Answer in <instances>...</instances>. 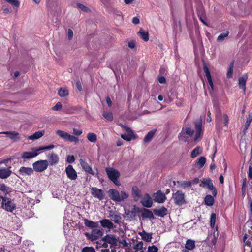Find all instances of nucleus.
<instances>
[{"label":"nucleus","mask_w":252,"mask_h":252,"mask_svg":"<svg viewBox=\"0 0 252 252\" xmlns=\"http://www.w3.org/2000/svg\"><path fill=\"white\" fill-rule=\"evenodd\" d=\"M5 1L15 7H19L20 6V2L18 0H5Z\"/></svg>","instance_id":"obj_46"},{"label":"nucleus","mask_w":252,"mask_h":252,"mask_svg":"<svg viewBox=\"0 0 252 252\" xmlns=\"http://www.w3.org/2000/svg\"><path fill=\"white\" fill-rule=\"evenodd\" d=\"M152 204H153V202L150 199H148L147 200L144 201L142 202V205L144 207H147V208H150V207H152Z\"/></svg>","instance_id":"obj_51"},{"label":"nucleus","mask_w":252,"mask_h":252,"mask_svg":"<svg viewBox=\"0 0 252 252\" xmlns=\"http://www.w3.org/2000/svg\"><path fill=\"white\" fill-rule=\"evenodd\" d=\"M210 222L211 227L213 228L215 226V224L216 222V214L215 213H212L211 214Z\"/></svg>","instance_id":"obj_48"},{"label":"nucleus","mask_w":252,"mask_h":252,"mask_svg":"<svg viewBox=\"0 0 252 252\" xmlns=\"http://www.w3.org/2000/svg\"><path fill=\"white\" fill-rule=\"evenodd\" d=\"M56 133L64 141H67L69 136V134L68 133L61 130H58L56 131Z\"/></svg>","instance_id":"obj_34"},{"label":"nucleus","mask_w":252,"mask_h":252,"mask_svg":"<svg viewBox=\"0 0 252 252\" xmlns=\"http://www.w3.org/2000/svg\"><path fill=\"white\" fill-rule=\"evenodd\" d=\"M10 168L11 167L9 168H0V178L2 179H5L8 178L12 173V171L10 170Z\"/></svg>","instance_id":"obj_14"},{"label":"nucleus","mask_w":252,"mask_h":252,"mask_svg":"<svg viewBox=\"0 0 252 252\" xmlns=\"http://www.w3.org/2000/svg\"><path fill=\"white\" fill-rule=\"evenodd\" d=\"M128 46L130 48L133 49L135 47V42L134 41H131L128 43Z\"/></svg>","instance_id":"obj_63"},{"label":"nucleus","mask_w":252,"mask_h":252,"mask_svg":"<svg viewBox=\"0 0 252 252\" xmlns=\"http://www.w3.org/2000/svg\"><path fill=\"white\" fill-rule=\"evenodd\" d=\"M252 121V113H249L247 118V121L245 124V129H247L248 128L251 122Z\"/></svg>","instance_id":"obj_44"},{"label":"nucleus","mask_w":252,"mask_h":252,"mask_svg":"<svg viewBox=\"0 0 252 252\" xmlns=\"http://www.w3.org/2000/svg\"><path fill=\"white\" fill-rule=\"evenodd\" d=\"M200 187L206 188L209 190L212 191V194L214 196H216L217 191L216 188L214 186L212 180L210 178H203L201 181V184L199 185Z\"/></svg>","instance_id":"obj_5"},{"label":"nucleus","mask_w":252,"mask_h":252,"mask_svg":"<svg viewBox=\"0 0 252 252\" xmlns=\"http://www.w3.org/2000/svg\"><path fill=\"white\" fill-rule=\"evenodd\" d=\"M173 198L174 203L178 206H181L185 203V194L181 191L178 190L173 194Z\"/></svg>","instance_id":"obj_8"},{"label":"nucleus","mask_w":252,"mask_h":252,"mask_svg":"<svg viewBox=\"0 0 252 252\" xmlns=\"http://www.w3.org/2000/svg\"><path fill=\"white\" fill-rule=\"evenodd\" d=\"M44 133V131H38L36 132L33 134L30 135L28 137L30 140H35L41 137Z\"/></svg>","instance_id":"obj_32"},{"label":"nucleus","mask_w":252,"mask_h":252,"mask_svg":"<svg viewBox=\"0 0 252 252\" xmlns=\"http://www.w3.org/2000/svg\"><path fill=\"white\" fill-rule=\"evenodd\" d=\"M92 234L94 238L93 240H96L99 237L102 236L104 234V231L102 228L98 227L96 228H94L92 230Z\"/></svg>","instance_id":"obj_24"},{"label":"nucleus","mask_w":252,"mask_h":252,"mask_svg":"<svg viewBox=\"0 0 252 252\" xmlns=\"http://www.w3.org/2000/svg\"><path fill=\"white\" fill-rule=\"evenodd\" d=\"M62 105L61 102H58L57 104L52 107V109L54 111H59L61 109Z\"/></svg>","instance_id":"obj_56"},{"label":"nucleus","mask_w":252,"mask_h":252,"mask_svg":"<svg viewBox=\"0 0 252 252\" xmlns=\"http://www.w3.org/2000/svg\"><path fill=\"white\" fill-rule=\"evenodd\" d=\"M0 134H4L7 135V136L13 142H17L20 139L19 133L15 131H4L0 132Z\"/></svg>","instance_id":"obj_12"},{"label":"nucleus","mask_w":252,"mask_h":252,"mask_svg":"<svg viewBox=\"0 0 252 252\" xmlns=\"http://www.w3.org/2000/svg\"><path fill=\"white\" fill-rule=\"evenodd\" d=\"M55 147V146L53 144H50L48 146H43V147H40L38 148H37V151H41V150H50L54 148Z\"/></svg>","instance_id":"obj_50"},{"label":"nucleus","mask_w":252,"mask_h":252,"mask_svg":"<svg viewBox=\"0 0 252 252\" xmlns=\"http://www.w3.org/2000/svg\"><path fill=\"white\" fill-rule=\"evenodd\" d=\"M195 128V135L194 140L196 141L200 137L202 134V121L201 119L197 120L194 122Z\"/></svg>","instance_id":"obj_11"},{"label":"nucleus","mask_w":252,"mask_h":252,"mask_svg":"<svg viewBox=\"0 0 252 252\" xmlns=\"http://www.w3.org/2000/svg\"><path fill=\"white\" fill-rule=\"evenodd\" d=\"M248 79L247 74L243 75L242 77L239 78V86L243 90L244 93L246 91V83Z\"/></svg>","instance_id":"obj_25"},{"label":"nucleus","mask_w":252,"mask_h":252,"mask_svg":"<svg viewBox=\"0 0 252 252\" xmlns=\"http://www.w3.org/2000/svg\"><path fill=\"white\" fill-rule=\"evenodd\" d=\"M1 207L7 211L12 212L16 208V205L12 202L11 199L4 196L3 202L1 203Z\"/></svg>","instance_id":"obj_7"},{"label":"nucleus","mask_w":252,"mask_h":252,"mask_svg":"<svg viewBox=\"0 0 252 252\" xmlns=\"http://www.w3.org/2000/svg\"><path fill=\"white\" fill-rule=\"evenodd\" d=\"M19 173L21 175H31L33 173V170L32 168L21 167L19 170Z\"/></svg>","instance_id":"obj_23"},{"label":"nucleus","mask_w":252,"mask_h":252,"mask_svg":"<svg viewBox=\"0 0 252 252\" xmlns=\"http://www.w3.org/2000/svg\"><path fill=\"white\" fill-rule=\"evenodd\" d=\"M216 128L218 130L222 129V124L223 121V126L226 128L228 127L229 119L228 115L226 114H222L220 111L217 112L216 114Z\"/></svg>","instance_id":"obj_1"},{"label":"nucleus","mask_w":252,"mask_h":252,"mask_svg":"<svg viewBox=\"0 0 252 252\" xmlns=\"http://www.w3.org/2000/svg\"><path fill=\"white\" fill-rule=\"evenodd\" d=\"M233 66L234 62H232L230 63L229 69L227 73V77L228 78H231L232 77Z\"/></svg>","instance_id":"obj_45"},{"label":"nucleus","mask_w":252,"mask_h":252,"mask_svg":"<svg viewBox=\"0 0 252 252\" xmlns=\"http://www.w3.org/2000/svg\"><path fill=\"white\" fill-rule=\"evenodd\" d=\"M32 165L36 172H41L48 168L49 163L47 160H40L33 163Z\"/></svg>","instance_id":"obj_6"},{"label":"nucleus","mask_w":252,"mask_h":252,"mask_svg":"<svg viewBox=\"0 0 252 252\" xmlns=\"http://www.w3.org/2000/svg\"><path fill=\"white\" fill-rule=\"evenodd\" d=\"M214 196L211 195H207L204 198V203L208 206H212L214 203Z\"/></svg>","instance_id":"obj_30"},{"label":"nucleus","mask_w":252,"mask_h":252,"mask_svg":"<svg viewBox=\"0 0 252 252\" xmlns=\"http://www.w3.org/2000/svg\"><path fill=\"white\" fill-rule=\"evenodd\" d=\"M99 222L102 227L104 228H107L110 230L115 227L114 224L108 219H102L100 220Z\"/></svg>","instance_id":"obj_20"},{"label":"nucleus","mask_w":252,"mask_h":252,"mask_svg":"<svg viewBox=\"0 0 252 252\" xmlns=\"http://www.w3.org/2000/svg\"><path fill=\"white\" fill-rule=\"evenodd\" d=\"M10 189V188L6 186L4 184L0 183V190H1L3 193L4 195V196H6L7 194L11 192Z\"/></svg>","instance_id":"obj_31"},{"label":"nucleus","mask_w":252,"mask_h":252,"mask_svg":"<svg viewBox=\"0 0 252 252\" xmlns=\"http://www.w3.org/2000/svg\"><path fill=\"white\" fill-rule=\"evenodd\" d=\"M58 94L61 97H65L69 94L68 90L62 88H61L60 89H59Z\"/></svg>","instance_id":"obj_39"},{"label":"nucleus","mask_w":252,"mask_h":252,"mask_svg":"<svg viewBox=\"0 0 252 252\" xmlns=\"http://www.w3.org/2000/svg\"><path fill=\"white\" fill-rule=\"evenodd\" d=\"M153 213L157 216L164 217L168 214V210L164 206H162L159 209H154Z\"/></svg>","instance_id":"obj_16"},{"label":"nucleus","mask_w":252,"mask_h":252,"mask_svg":"<svg viewBox=\"0 0 252 252\" xmlns=\"http://www.w3.org/2000/svg\"><path fill=\"white\" fill-rule=\"evenodd\" d=\"M106 172L109 179L112 181L114 184L116 185L119 186L120 183L118 181V179L120 177V172L111 167H107L105 169Z\"/></svg>","instance_id":"obj_3"},{"label":"nucleus","mask_w":252,"mask_h":252,"mask_svg":"<svg viewBox=\"0 0 252 252\" xmlns=\"http://www.w3.org/2000/svg\"><path fill=\"white\" fill-rule=\"evenodd\" d=\"M229 33L228 31H226L224 33H221L217 37V41L221 42L223 41L224 38L228 36Z\"/></svg>","instance_id":"obj_41"},{"label":"nucleus","mask_w":252,"mask_h":252,"mask_svg":"<svg viewBox=\"0 0 252 252\" xmlns=\"http://www.w3.org/2000/svg\"><path fill=\"white\" fill-rule=\"evenodd\" d=\"M102 240L110 245V248L111 249V251L113 252H116L115 247L118 246V240L114 235L110 234H106L102 238Z\"/></svg>","instance_id":"obj_4"},{"label":"nucleus","mask_w":252,"mask_h":252,"mask_svg":"<svg viewBox=\"0 0 252 252\" xmlns=\"http://www.w3.org/2000/svg\"><path fill=\"white\" fill-rule=\"evenodd\" d=\"M165 195L160 190L158 191L155 194V201L159 203H163L166 200Z\"/></svg>","instance_id":"obj_19"},{"label":"nucleus","mask_w":252,"mask_h":252,"mask_svg":"<svg viewBox=\"0 0 252 252\" xmlns=\"http://www.w3.org/2000/svg\"><path fill=\"white\" fill-rule=\"evenodd\" d=\"M143 244L142 241H138L135 245L134 249H136L135 252L138 251V250H142L143 248Z\"/></svg>","instance_id":"obj_53"},{"label":"nucleus","mask_w":252,"mask_h":252,"mask_svg":"<svg viewBox=\"0 0 252 252\" xmlns=\"http://www.w3.org/2000/svg\"><path fill=\"white\" fill-rule=\"evenodd\" d=\"M47 157L49 159L48 161L50 165L53 166L58 163L59 158L56 154L54 153H49Z\"/></svg>","instance_id":"obj_13"},{"label":"nucleus","mask_w":252,"mask_h":252,"mask_svg":"<svg viewBox=\"0 0 252 252\" xmlns=\"http://www.w3.org/2000/svg\"><path fill=\"white\" fill-rule=\"evenodd\" d=\"M132 195L133 197L139 198L141 196V191L137 187H132Z\"/></svg>","instance_id":"obj_38"},{"label":"nucleus","mask_w":252,"mask_h":252,"mask_svg":"<svg viewBox=\"0 0 252 252\" xmlns=\"http://www.w3.org/2000/svg\"><path fill=\"white\" fill-rule=\"evenodd\" d=\"M82 252H95V250L93 247L86 246L82 249Z\"/></svg>","instance_id":"obj_49"},{"label":"nucleus","mask_w":252,"mask_h":252,"mask_svg":"<svg viewBox=\"0 0 252 252\" xmlns=\"http://www.w3.org/2000/svg\"><path fill=\"white\" fill-rule=\"evenodd\" d=\"M73 134L76 136H79L82 133V130L81 129H77L76 128L73 129Z\"/></svg>","instance_id":"obj_60"},{"label":"nucleus","mask_w":252,"mask_h":252,"mask_svg":"<svg viewBox=\"0 0 252 252\" xmlns=\"http://www.w3.org/2000/svg\"><path fill=\"white\" fill-rule=\"evenodd\" d=\"M78 141L79 139L77 137L69 134L67 141H69L71 142H74L75 143H77L78 142Z\"/></svg>","instance_id":"obj_52"},{"label":"nucleus","mask_w":252,"mask_h":252,"mask_svg":"<svg viewBox=\"0 0 252 252\" xmlns=\"http://www.w3.org/2000/svg\"><path fill=\"white\" fill-rule=\"evenodd\" d=\"M140 211L141 209L134 205L131 211H128V212L126 213V215L129 218L134 219L136 217V214L140 213Z\"/></svg>","instance_id":"obj_26"},{"label":"nucleus","mask_w":252,"mask_h":252,"mask_svg":"<svg viewBox=\"0 0 252 252\" xmlns=\"http://www.w3.org/2000/svg\"><path fill=\"white\" fill-rule=\"evenodd\" d=\"M67 36H68V40H71L73 36V32L71 29H69L68 30V33H67Z\"/></svg>","instance_id":"obj_61"},{"label":"nucleus","mask_w":252,"mask_h":252,"mask_svg":"<svg viewBox=\"0 0 252 252\" xmlns=\"http://www.w3.org/2000/svg\"><path fill=\"white\" fill-rule=\"evenodd\" d=\"M108 193L110 198L115 202H120L128 197L127 193L121 191L120 193L117 190L113 189H110Z\"/></svg>","instance_id":"obj_2"},{"label":"nucleus","mask_w":252,"mask_h":252,"mask_svg":"<svg viewBox=\"0 0 252 252\" xmlns=\"http://www.w3.org/2000/svg\"><path fill=\"white\" fill-rule=\"evenodd\" d=\"M84 221L85 225L88 227L94 229L99 227L97 222H94L86 219L84 220Z\"/></svg>","instance_id":"obj_27"},{"label":"nucleus","mask_w":252,"mask_h":252,"mask_svg":"<svg viewBox=\"0 0 252 252\" xmlns=\"http://www.w3.org/2000/svg\"><path fill=\"white\" fill-rule=\"evenodd\" d=\"M77 6L78 8L80 9L82 11L85 12H89L90 11V10L89 8L85 6L84 5L80 3H77Z\"/></svg>","instance_id":"obj_47"},{"label":"nucleus","mask_w":252,"mask_h":252,"mask_svg":"<svg viewBox=\"0 0 252 252\" xmlns=\"http://www.w3.org/2000/svg\"><path fill=\"white\" fill-rule=\"evenodd\" d=\"M65 172L68 178L71 180H75L77 177L76 171L73 168L72 165H69L65 168Z\"/></svg>","instance_id":"obj_10"},{"label":"nucleus","mask_w":252,"mask_h":252,"mask_svg":"<svg viewBox=\"0 0 252 252\" xmlns=\"http://www.w3.org/2000/svg\"><path fill=\"white\" fill-rule=\"evenodd\" d=\"M75 158L73 155H68L67 156L66 161L68 163H73L75 161Z\"/></svg>","instance_id":"obj_57"},{"label":"nucleus","mask_w":252,"mask_h":252,"mask_svg":"<svg viewBox=\"0 0 252 252\" xmlns=\"http://www.w3.org/2000/svg\"><path fill=\"white\" fill-rule=\"evenodd\" d=\"M191 185L190 181H184L181 183V186L184 188L189 187Z\"/></svg>","instance_id":"obj_54"},{"label":"nucleus","mask_w":252,"mask_h":252,"mask_svg":"<svg viewBox=\"0 0 252 252\" xmlns=\"http://www.w3.org/2000/svg\"><path fill=\"white\" fill-rule=\"evenodd\" d=\"M203 70L205 73V75H206V77L208 80L209 86L211 88L212 90H213L214 86H213V81L212 80L211 75L210 71L209 70V68H208V67L206 65H203Z\"/></svg>","instance_id":"obj_22"},{"label":"nucleus","mask_w":252,"mask_h":252,"mask_svg":"<svg viewBox=\"0 0 252 252\" xmlns=\"http://www.w3.org/2000/svg\"><path fill=\"white\" fill-rule=\"evenodd\" d=\"M111 220L116 224H120L122 219L121 216L117 214H114L111 215Z\"/></svg>","instance_id":"obj_37"},{"label":"nucleus","mask_w":252,"mask_h":252,"mask_svg":"<svg viewBox=\"0 0 252 252\" xmlns=\"http://www.w3.org/2000/svg\"><path fill=\"white\" fill-rule=\"evenodd\" d=\"M106 102H107V104L108 106L109 107H111L112 106V103L111 98H110V97L109 96L106 97Z\"/></svg>","instance_id":"obj_64"},{"label":"nucleus","mask_w":252,"mask_h":252,"mask_svg":"<svg viewBox=\"0 0 252 252\" xmlns=\"http://www.w3.org/2000/svg\"><path fill=\"white\" fill-rule=\"evenodd\" d=\"M138 34L139 37L142 39L144 41L147 42L149 40V33L147 31H144L142 29H140L138 32Z\"/></svg>","instance_id":"obj_28"},{"label":"nucleus","mask_w":252,"mask_h":252,"mask_svg":"<svg viewBox=\"0 0 252 252\" xmlns=\"http://www.w3.org/2000/svg\"><path fill=\"white\" fill-rule=\"evenodd\" d=\"M195 247V241L192 240L188 239L186 241L185 248L189 250H193Z\"/></svg>","instance_id":"obj_33"},{"label":"nucleus","mask_w":252,"mask_h":252,"mask_svg":"<svg viewBox=\"0 0 252 252\" xmlns=\"http://www.w3.org/2000/svg\"><path fill=\"white\" fill-rule=\"evenodd\" d=\"M185 134L192 136L194 133V130L191 129L190 128L187 127L185 129Z\"/></svg>","instance_id":"obj_59"},{"label":"nucleus","mask_w":252,"mask_h":252,"mask_svg":"<svg viewBox=\"0 0 252 252\" xmlns=\"http://www.w3.org/2000/svg\"><path fill=\"white\" fill-rule=\"evenodd\" d=\"M103 116L108 121H111L113 120V116L111 112H104Z\"/></svg>","instance_id":"obj_42"},{"label":"nucleus","mask_w":252,"mask_h":252,"mask_svg":"<svg viewBox=\"0 0 252 252\" xmlns=\"http://www.w3.org/2000/svg\"><path fill=\"white\" fill-rule=\"evenodd\" d=\"M91 193L94 197L97 198L99 200L104 199L105 196L103 190L96 187H92L91 188Z\"/></svg>","instance_id":"obj_9"},{"label":"nucleus","mask_w":252,"mask_h":252,"mask_svg":"<svg viewBox=\"0 0 252 252\" xmlns=\"http://www.w3.org/2000/svg\"><path fill=\"white\" fill-rule=\"evenodd\" d=\"M37 149H35L34 152H24L21 155V158L23 159H29L34 157H35L38 155Z\"/></svg>","instance_id":"obj_17"},{"label":"nucleus","mask_w":252,"mask_h":252,"mask_svg":"<svg viewBox=\"0 0 252 252\" xmlns=\"http://www.w3.org/2000/svg\"><path fill=\"white\" fill-rule=\"evenodd\" d=\"M206 162V158L204 157H201L198 158L197 164L199 168H202Z\"/></svg>","instance_id":"obj_43"},{"label":"nucleus","mask_w":252,"mask_h":252,"mask_svg":"<svg viewBox=\"0 0 252 252\" xmlns=\"http://www.w3.org/2000/svg\"><path fill=\"white\" fill-rule=\"evenodd\" d=\"M202 152V150L200 147L197 146L191 152L190 156L192 158H194L198 155H200Z\"/></svg>","instance_id":"obj_35"},{"label":"nucleus","mask_w":252,"mask_h":252,"mask_svg":"<svg viewBox=\"0 0 252 252\" xmlns=\"http://www.w3.org/2000/svg\"><path fill=\"white\" fill-rule=\"evenodd\" d=\"M139 235L141 236L142 239L147 242H151L152 239V234L146 232L145 231H143L142 232H140Z\"/></svg>","instance_id":"obj_29"},{"label":"nucleus","mask_w":252,"mask_h":252,"mask_svg":"<svg viewBox=\"0 0 252 252\" xmlns=\"http://www.w3.org/2000/svg\"><path fill=\"white\" fill-rule=\"evenodd\" d=\"M88 140L91 142H95L97 140V136L94 133H88L87 135Z\"/></svg>","instance_id":"obj_40"},{"label":"nucleus","mask_w":252,"mask_h":252,"mask_svg":"<svg viewBox=\"0 0 252 252\" xmlns=\"http://www.w3.org/2000/svg\"><path fill=\"white\" fill-rule=\"evenodd\" d=\"M80 163L82 167V168L84 169V170L91 174V175H94V173L91 168V167L88 164L87 162L84 161L82 159H80Z\"/></svg>","instance_id":"obj_21"},{"label":"nucleus","mask_w":252,"mask_h":252,"mask_svg":"<svg viewBox=\"0 0 252 252\" xmlns=\"http://www.w3.org/2000/svg\"><path fill=\"white\" fill-rule=\"evenodd\" d=\"M156 130H151L150 131L148 134L145 136V137L144 138V142L145 143H147L150 142L151 139L153 138L155 133Z\"/></svg>","instance_id":"obj_36"},{"label":"nucleus","mask_w":252,"mask_h":252,"mask_svg":"<svg viewBox=\"0 0 252 252\" xmlns=\"http://www.w3.org/2000/svg\"><path fill=\"white\" fill-rule=\"evenodd\" d=\"M248 177L250 179H252V165L249 167Z\"/></svg>","instance_id":"obj_62"},{"label":"nucleus","mask_w":252,"mask_h":252,"mask_svg":"<svg viewBox=\"0 0 252 252\" xmlns=\"http://www.w3.org/2000/svg\"><path fill=\"white\" fill-rule=\"evenodd\" d=\"M158 248L155 245H152L151 246H149L148 248V252H158Z\"/></svg>","instance_id":"obj_55"},{"label":"nucleus","mask_w":252,"mask_h":252,"mask_svg":"<svg viewBox=\"0 0 252 252\" xmlns=\"http://www.w3.org/2000/svg\"><path fill=\"white\" fill-rule=\"evenodd\" d=\"M125 128H126V132H127V134H122L121 137L123 139H124L127 141H129L132 139V138L135 137V135L133 134L131 129L129 127H128L127 126H126Z\"/></svg>","instance_id":"obj_18"},{"label":"nucleus","mask_w":252,"mask_h":252,"mask_svg":"<svg viewBox=\"0 0 252 252\" xmlns=\"http://www.w3.org/2000/svg\"><path fill=\"white\" fill-rule=\"evenodd\" d=\"M140 213H141V217L143 219L149 218L150 219H154V216L153 213L150 210L146 208L141 209Z\"/></svg>","instance_id":"obj_15"},{"label":"nucleus","mask_w":252,"mask_h":252,"mask_svg":"<svg viewBox=\"0 0 252 252\" xmlns=\"http://www.w3.org/2000/svg\"><path fill=\"white\" fill-rule=\"evenodd\" d=\"M179 138L180 140L183 141H187L188 137L186 136L184 132H181L179 134Z\"/></svg>","instance_id":"obj_58"}]
</instances>
